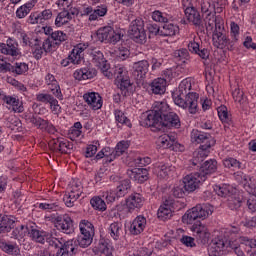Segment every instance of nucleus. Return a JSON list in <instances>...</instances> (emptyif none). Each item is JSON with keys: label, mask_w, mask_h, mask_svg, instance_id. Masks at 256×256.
Masks as SVG:
<instances>
[{"label": "nucleus", "mask_w": 256, "mask_h": 256, "mask_svg": "<svg viewBox=\"0 0 256 256\" xmlns=\"http://www.w3.org/2000/svg\"><path fill=\"white\" fill-rule=\"evenodd\" d=\"M191 87V79L182 80L178 89L172 93V99L175 105L188 111L190 115H195L199 112V93L190 92Z\"/></svg>", "instance_id": "1"}, {"label": "nucleus", "mask_w": 256, "mask_h": 256, "mask_svg": "<svg viewBox=\"0 0 256 256\" xmlns=\"http://www.w3.org/2000/svg\"><path fill=\"white\" fill-rule=\"evenodd\" d=\"M192 143L200 145L198 151L194 152L192 165H200L205 160V157H209L210 149L215 145V138H212L211 134L203 132L197 129H193L190 135Z\"/></svg>", "instance_id": "2"}, {"label": "nucleus", "mask_w": 256, "mask_h": 256, "mask_svg": "<svg viewBox=\"0 0 256 256\" xmlns=\"http://www.w3.org/2000/svg\"><path fill=\"white\" fill-rule=\"evenodd\" d=\"M168 113L169 104L166 101H156L152 110L142 114L139 123L141 127H157Z\"/></svg>", "instance_id": "3"}, {"label": "nucleus", "mask_w": 256, "mask_h": 256, "mask_svg": "<svg viewBox=\"0 0 256 256\" xmlns=\"http://www.w3.org/2000/svg\"><path fill=\"white\" fill-rule=\"evenodd\" d=\"M235 234H231L229 240L223 237L214 238L209 246V253L211 256L223 255V251H233L237 256H245V252L239 248V241L233 237Z\"/></svg>", "instance_id": "4"}, {"label": "nucleus", "mask_w": 256, "mask_h": 256, "mask_svg": "<svg viewBox=\"0 0 256 256\" xmlns=\"http://www.w3.org/2000/svg\"><path fill=\"white\" fill-rule=\"evenodd\" d=\"M115 78V85L123 97H129L133 93V83L129 78V71L123 64H116L112 70V79Z\"/></svg>", "instance_id": "5"}, {"label": "nucleus", "mask_w": 256, "mask_h": 256, "mask_svg": "<svg viewBox=\"0 0 256 256\" xmlns=\"http://www.w3.org/2000/svg\"><path fill=\"white\" fill-rule=\"evenodd\" d=\"M85 51L90 55L92 63L95 67L100 69L104 77H107V79H113V68H111V65L107 62V59H105L103 52H101L99 48H95L89 44Z\"/></svg>", "instance_id": "6"}, {"label": "nucleus", "mask_w": 256, "mask_h": 256, "mask_svg": "<svg viewBox=\"0 0 256 256\" xmlns=\"http://www.w3.org/2000/svg\"><path fill=\"white\" fill-rule=\"evenodd\" d=\"M209 215H213V206L211 204H198L188 210L182 219L187 225H193V222L197 221V219H207Z\"/></svg>", "instance_id": "7"}, {"label": "nucleus", "mask_w": 256, "mask_h": 256, "mask_svg": "<svg viewBox=\"0 0 256 256\" xmlns=\"http://www.w3.org/2000/svg\"><path fill=\"white\" fill-rule=\"evenodd\" d=\"M29 237L35 243H41L42 245L47 243L49 247H59L61 245V241L57 239V234L37 229L35 226H31Z\"/></svg>", "instance_id": "8"}, {"label": "nucleus", "mask_w": 256, "mask_h": 256, "mask_svg": "<svg viewBox=\"0 0 256 256\" xmlns=\"http://www.w3.org/2000/svg\"><path fill=\"white\" fill-rule=\"evenodd\" d=\"M89 47V42L79 43L70 52L68 57L60 61L61 67H69V65H81L85 59V50Z\"/></svg>", "instance_id": "9"}, {"label": "nucleus", "mask_w": 256, "mask_h": 256, "mask_svg": "<svg viewBox=\"0 0 256 256\" xmlns=\"http://www.w3.org/2000/svg\"><path fill=\"white\" fill-rule=\"evenodd\" d=\"M128 33L131 39L135 41V43H140V45L147 43V32L145 31V21H143L142 18L138 17L130 23Z\"/></svg>", "instance_id": "10"}, {"label": "nucleus", "mask_w": 256, "mask_h": 256, "mask_svg": "<svg viewBox=\"0 0 256 256\" xmlns=\"http://www.w3.org/2000/svg\"><path fill=\"white\" fill-rule=\"evenodd\" d=\"M81 195H83V184L79 179L72 180L63 198L66 207H73Z\"/></svg>", "instance_id": "11"}, {"label": "nucleus", "mask_w": 256, "mask_h": 256, "mask_svg": "<svg viewBox=\"0 0 256 256\" xmlns=\"http://www.w3.org/2000/svg\"><path fill=\"white\" fill-rule=\"evenodd\" d=\"M54 49L55 44L51 41V39H46L44 41L35 39L34 45L31 46L32 55L36 61L43 59V55L51 53V51Z\"/></svg>", "instance_id": "12"}, {"label": "nucleus", "mask_w": 256, "mask_h": 256, "mask_svg": "<svg viewBox=\"0 0 256 256\" xmlns=\"http://www.w3.org/2000/svg\"><path fill=\"white\" fill-rule=\"evenodd\" d=\"M158 149H171L172 151H185V146L177 143V135L163 134L157 142Z\"/></svg>", "instance_id": "13"}, {"label": "nucleus", "mask_w": 256, "mask_h": 256, "mask_svg": "<svg viewBox=\"0 0 256 256\" xmlns=\"http://www.w3.org/2000/svg\"><path fill=\"white\" fill-rule=\"evenodd\" d=\"M56 239H59V246H52L53 249H58L55 256H73L77 253V240L71 239L65 241L63 237H59L56 235Z\"/></svg>", "instance_id": "14"}, {"label": "nucleus", "mask_w": 256, "mask_h": 256, "mask_svg": "<svg viewBox=\"0 0 256 256\" xmlns=\"http://www.w3.org/2000/svg\"><path fill=\"white\" fill-rule=\"evenodd\" d=\"M96 37L101 43L106 41V43H112L113 45L121 41V34L116 33L115 29L111 26L99 28L96 32Z\"/></svg>", "instance_id": "15"}, {"label": "nucleus", "mask_w": 256, "mask_h": 256, "mask_svg": "<svg viewBox=\"0 0 256 256\" xmlns=\"http://www.w3.org/2000/svg\"><path fill=\"white\" fill-rule=\"evenodd\" d=\"M214 47L217 49H227L228 51L235 50V41L229 39L223 32L215 31L212 36Z\"/></svg>", "instance_id": "16"}, {"label": "nucleus", "mask_w": 256, "mask_h": 256, "mask_svg": "<svg viewBox=\"0 0 256 256\" xmlns=\"http://www.w3.org/2000/svg\"><path fill=\"white\" fill-rule=\"evenodd\" d=\"M0 53L3 55H8L17 59L21 57V49H19V42L15 38H8L6 43H0Z\"/></svg>", "instance_id": "17"}, {"label": "nucleus", "mask_w": 256, "mask_h": 256, "mask_svg": "<svg viewBox=\"0 0 256 256\" xmlns=\"http://www.w3.org/2000/svg\"><path fill=\"white\" fill-rule=\"evenodd\" d=\"M145 229H147V218L144 215H138L128 223V233L133 237L141 235Z\"/></svg>", "instance_id": "18"}, {"label": "nucleus", "mask_w": 256, "mask_h": 256, "mask_svg": "<svg viewBox=\"0 0 256 256\" xmlns=\"http://www.w3.org/2000/svg\"><path fill=\"white\" fill-rule=\"evenodd\" d=\"M49 147L55 151V153L69 154L73 151V143L67 138H54L50 140Z\"/></svg>", "instance_id": "19"}, {"label": "nucleus", "mask_w": 256, "mask_h": 256, "mask_svg": "<svg viewBox=\"0 0 256 256\" xmlns=\"http://www.w3.org/2000/svg\"><path fill=\"white\" fill-rule=\"evenodd\" d=\"M204 181L205 176H201L200 173H190L183 178L184 191L186 193H193L199 187V183H203Z\"/></svg>", "instance_id": "20"}, {"label": "nucleus", "mask_w": 256, "mask_h": 256, "mask_svg": "<svg viewBox=\"0 0 256 256\" xmlns=\"http://www.w3.org/2000/svg\"><path fill=\"white\" fill-rule=\"evenodd\" d=\"M182 7L189 23H193V25H201V14H199V11L193 7L191 0H182Z\"/></svg>", "instance_id": "21"}, {"label": "nucleus", "mask_w": 256, "mask_h": 256, "mask_svg": "<svg viewBox=\"0 0 256 256\" xmlns=\"http://www.w3.org/2000/svg\"><path fill=\"white\" fill-rule=\"evenodd\" d=\"M83 99L92 111H99L103 107V97L98 92H86L83 94Z\"/></svg>", "instance_id": "22"}, {"label": "nucleus", "mask_w": 256, "mask_h": 256, "mask_svg": "<svg viewBox=\"0 0 256 256\" xmlns=\"http://www.w3.org/2000/svg\"><path fill=\"white\" fill-rule=\"evenodd\" d=\"M55 225L58 231H61V233H65L66 235H71V233L75 231L73 219L68 214L58 216Z\"/></svg>", "instance_id": "23"}, {"label": "nucleus", "mask_w": 256, "mask_h": 256, "mask_svg": "<svg viewBox=\"0 0 256 256\" xmlns=\"http://www.w3.org/2000/svg\"><path fill=\"white\" fill-rule=\"evenodd\" d=\"M145 203V197L140 193H132L125 199V207L128 213H133L136 209H141Z\"/></svg>", "instance_id": "24"}, {"label": "nucleus", "mask_w": 256, "mask_h": 256, "mask_svg": "<svg viewBox=\"0 0 256 256\" xmlns=\"http://www.w3.org/2000/svg\"><path fill=\"white\" fill-rule=\"evenodd\" d=\"M44 81L52 95H54V97L59 101H63V92H61V86L59 85L57 78H55V75L47 73Z\"/></svg>", "instance_id": "25"}, {"label": "nucleus", "mask_w": 256, "mask_h": 256, "mask_svg": "<svg viewBox=\"0 0 256 256\" xmlns=\"http://www.w3.org/2000/svg\"><path fill=\"white\" fill-rule=\"evenodd\" d=\"M30 123H32L33 126L37 127V129H40V131L49 133L50 135H55V133H57V128H55V126L51 124V122L41 117L32 116L30 118Z\"/></svg>", "instance_id": "26"}, {"label": "nucleus", "mask_w": 256, "mask_h": 256, "mask_svg": "<svg viewBox=\"0 0 256 256\" xmlns=\"http://www.w3.org/2000/svg\"><path fill=\"white\" fill-rule=\"evenodd\" d=\"M167 127L168 129H179L181 127V120L179 119V115L175 112H168L164 117H162V121L157 125V127H153L154 129H159V127Z\"/></svg>", "instance_id": "27"}, {"label": "nucleus", "mask_w": 256, "mask_h": 256, "mask_svg": "<svg viewBox=\"0 0 256 256\" xmlns=\"http://www.w3.org/2000/svg\"><path fill=\"white\" fill-rule=\"evenodd\" d=\"M191 231L194 233V235L201 241V243H207L209 241V238L211 237V232H209V228H207V225L196 222L191 226Z\"/></svg>", "instance_id": "28"}, {"label": "nucleus", "mask_w": 256, "mask_h": 256, "mask_svg": "<svg viewBox=\"0 0 256 256\" xmlns=\"http://www.w3.org/2000/svg\"><path fill=\"white\" fill-rule=\"evenodd\" d=\"M97 75V70L91 65L84 66L74 71L73 77L76 81H87L93 79Z\"/></svg>", "instance_id": "29"}, {"label": "nucleus", "mask_w": 256, "mask_h": 256, "mask_svg": "<svg viewBox=\"0 0 256 256\" xmlns=\"http://www.w3.org/2000/svg\"><path fill=\"white\" fill-rule=\"evenodd\" d=\"M107 6L106 5H100L97 6L96 9H93V7L88 6L83 8L82 15H86L89 17V21H97L99 17H105L107 15Z\"/></svg>", "instance_id": "30"}, {"label": "nucleus", "mask_w": 256, "mask_h": 256, "mask_svg": "<svg viewBox=\"0 0 256 256\" xmlns=\"http://www.w3.org/2000/svg\"><path fill=\"white\" fill-rule=\"evenodd\" d=\"M133 69V77L136 81H143L147 73H149V62L147 60L135 62Z\"/></svg>", "instance_id": "31"}, {"label": "nucleus", "mask_w": 256, "mask_h": 256, "mask_svg": "<svg viewBox=\"0 0 256 256\" xmlns=\"http://www.w3.org/2000/svg\"><path fill=\"white\" fill-rule=\"evenodd\" d=\"M2 100L14 113H23V111H25L23 101H21L17 96L3 95Z\"/></svg>", "instance_id": "32"}, {"label": "nucleus", "mask_w": 256, "mask_h": 256, "mask_svg": "<svg viewBox=\"0 0 256 256\" xmlns=\"http://www.w3.org/2000/svg\"><path fill=\"white\" fill-rule=\"evenodd\" d=\"M127 175L136 183H145L149 179V170L147 168H134L128 170Z\"/></svg>", "instance_id": "33"}, {"label": "nucleus", "mask_w": 256, "mask_h": 256, "mask_svg": "<svg viewBox=\"0 0 256 256\" xmlns=\"http://www.w3.org/2000/svg\"><path fill=\"white\" fill-rule=\"evenodd\" d=\"M187 47L190 53L198 55L200 59H204V61H207V59H209V50H207L206 48L201 49L199 41L193 39L188 43Z\"/></svg>", "instance_id": "34"}, {"label": "nucleus", "mask_w": 256, "mask_h": 256, "mask_svg": "<svg viewBox=\"0 0 256 256\" xmlns=\"http://www.w3.org/2000/svg\"><path fill=\"white\" fill-rule=\"evenodd\" d=\"M157 216L161 221L173 217V200H166L158 209Z\"/></svg>", "instance_id": "35"}, {"label": "nucleus", "mask_w": 256, "mask_h": 256, "mask_svg": "<svg viewBox=\"0 0 256 256\" xmlns=\"http://www.w3.org/2000/svg\"><path fill=\"white\" fill-rule=\"evenodd\" d=\"M68 139L70 141H81L85 134H83V124L81 122H75L69 129H68Z\"/></svg>", "instance_id": "36"}, {"label": "nucleus", "mask_w": 256, "mask_h": 256, "mask_svg": "<svg viewBox=\"0 0 256 256\" xmlns=\"http://www.w3.org/2000/svg\"><path fill=\"white\" fill-rule=\"evenodd\" d=\"M215 171H217V160L210 159L201 165L198 173L201 177L204 176L205 181H207L208 175L215 173Z\"/></svg>", "instance_id": "37"}, {"label": "nucleus", "mask_w": 256, "mask_h": 256, "mask_svg": "<svg viewBox=\"0 0 256 256\" xmlns=\"http://www.w3.org/2000/svg\"><path fill=\"white\" fill-rule=\"evenodd\" d=\"M150 91L154 95H163L167 91V80L165 78H156L150 83Z\"/></svg>", "instance_id": "38"}, {"label": "nucleus", "mask_w": 256, "mask_h": 256, "mask_svg": "<svg viewBox=\"0 0 256 256\" xmlns=\"http://www.w3.org/2000/svg\"><path fill=\"white\" fill-rule=\"evenodd\" d=\"M35 5H37V0H29L25 4L19 6L15 12L17 19H25V17L33 11Z\"/></svg>", "instance_id": "39"}, {"label": "nucleus", "mask_w": 256, "mask_h": 256, "mask_svg": "<svg viewBox=\"0 0 256 256\" xmlns=\"http://www.w3.org/2000/svg\"><path fill=\"white\" fill-rule=\"evenodd\" d=\"M179 33V25L171 22H165L161 27L160 37H175Z\"/></svg>", "instance_id": "40"}, {"label": "nucleus", "mask_w": 256, "mask_h": 256, "mask_svg": "<svg viewBox=\"0 0 256 256\" xmlns=\"http://www.w3.org/2000/svg\"><path fill=\"white\" fill-rule=\"evenodd\" d=\"M108 235L114 240L119 241L123 237V224L121 222H113L107 229Z\"/></svg>", "instance_id": "41"}, {"label": "nucleus", "mask_w": 256, "mask_h": 256, "mask_svg": "<svg viewBox=\"0 0 256 256\" xmlns=\"http://www.w3.org/2000/svg\"><path fill=\"white\" fill-rule=\"evenodd\" d=\"M131 144L127 140H122L118 142L115 146V149L112 148V155L110 161H115L117 157H121L124 153H127V149Z\"/></svg>", "instance_id": "42"}, {"label": "nucleus", "mask_w": 256, "mask_h": 256, "mask_svg": "<svg viewBox=\"0 0 256 256\" xmlns=\"http://www.w3.org/2000/svg\"><path fill=\"white\" fill-rule=\"evenodd\" d=\"M71 19H73V13L69 12V10H63L56 16L55 25L56 27H63V25H67Z\"/></svg>", "instance_id": "43"}, {"label": "nucleus", "mask_w": 256, "mask_h": 256, "mask_svg": "<svg viewBox=\"0 0 256 256\" xmlns=\"http://www.w3.org/2000/svg\"><path fill=\"white\" fill-rule=\"evenodd\" d=\"M157 175L160 179H169V177L175 175V166L163 164L158 167Z\"/></svg>", "instance_id": "44"}, {"label": "nucleus", "mask_w": 256, "mask_h": 256, "mask_svg": "<svg viewBox=\"0 0 256 256\" xmlns=\"http://www.w3.org/2000/svg\"><path fill=\"white\" fill-rule=\"evenodd\" d=\"M10 72L13 75H26L29 72V64L25 62H16L13 65L10 64Z\"/></svg>", "instance_id": "45"}, {"label": "nucleus", "mask_w": 256, "mask_h": 256, "mask_svg": "<svg viewBox=\"0 0 256 256\" xmlns=\"http://www.w3.org/2000/svg\"><path fill=\"white\" fill-rule=\"evenodd\" d=\"M214 191L218 197H229L235 190L229 184H216L214 185Z\"/></svg>", "instance_id": "46"}, {"label": "nucleus", "mask_w": 256, "mask_h": 256, "mask_svg": "<svg viewBox=\"0 0 256 256\" xmlns=\"http://www.w3.org/2000/svg\"><path fill=\"white\" fill-rule=\"evenodd\" d=\"M129 189H131V181L129 179H125L120 182L114 191L118 199H121V197H124L129 193Z\"/></svg>", "instance_id": "47"}, {"label": "nucleus", "mask_w": 256, "mask_h": 256, "mask_svg": "<svg viewBox=\"0 0 256 256\" xmlns=\"http://www.w3.org/2000/svg\"><path fill=\"white\" fill-rule=\"evenodd\" d=\"M50 41L54 44V49L57 48V45H61L63 41H67V34L61 30H56L52 33V37H49Z\"/></svg>", "instance_id": "48"}, {"label": "nucleus", "mask_w": 256, "mask_h": 256, "mask_svg": "<svg viewBox=\"0 0 256 256\" xmlns=\"http://www.w3.org/2000/svg\"><path fill=\"white\" fill-rule=\"evenodd\" d=\"M80 233L95 236V226L88 220H82L79 224Z\"/></svg>", "instance_id": "49"}, {"label": "nucleus", "mask_w": 256, "mask_h": 256, "mask_svg": "<svg viewBox=\"0 0 256 256\" xmlns=\"http://www.w3.org/2000/svg\"><path fill=\"white\" fill-rule=\"evenodd\" d=\"M234 241L239 242V249H241V245H245V247H248L251 249H256V239L255 238H249L248 236H241L234 238Z\"/></svg>", "instance_id": "50"}, {"label": "nucleus", "mask_w": 256, "mask_h": 256, "mask_svg": "<svg viewBox=\"0 0 256 256\" xmlns=\"http://www.w3.org/2000/svg\"><path fill=\"white\" fill-rule=\"evenodd\" d=\"M90 205L95 209L96 211H106L107 210V204L105 203V198H101V196H94L90 200Z\"/></svg>", "instance_id": "51"}, {"label": "nucleus", "mask_w": 256, "mask_h": 256, "mask_svg": "<svg viewBox=\"0 0 256 256\" xmlns=\"http://www.w3.org/2000/svg\"><path fill=\"white\" fill-rule=\"evenodd\" d=\"M217 112L221 123H223L224 125H231V117H229V111L227 110V106H219Z\"/></svg>", "instance_id": "52"}, {"label": "nucleus", "mask_w": 256, "mask_h": 256, "mask_svg": "<svg viewBox=\"0 0 256 256\" xmlns=\"http://www.w3.org/2000/svg\"><path fill=\"white\" fill-rule=\"evenodd\" d=\"M152 21H155V23H167L170 19L169 14L167 12H162L160 10H155L151 14Z\"/></svg>", "instance_id": "53"}, {"label": "nucleus", "mask_w": 256, "mask_h": 256, "mask_svg": "<svg viewBox=\"0 0 256 256\" xmlns=\"http://www.w3.org/2000/svg\"><path fill=\"white\" fill-rule=\"evenodd\" d=\"M93 237L92 235L89 234H83L81 233L78 236V239L76 240V245L79 247H82L83 249H86V247H89L91 243H93Z\"/></svg>", "instance_id": "54"}, {"label": "nucleus", "mask_w": 256, "mask_h": 256, "mask_svg": "<svg viewBox=\"0 0 256 256\" xmlns=\"http://www.w3.org/2000/svg\"><path fill=\"white\" fill-rule=\"evenodd\" d=\"M241 203H242V198L239 197V195L232 192L228 196V207L232 211L235 210V209H239V207H241Z\"/></svg>", "instance_id": "55"}, {"label": "nucleus", "mask_w": 256, "mask_h": 256, "mask_svg": "<svg viewBox=\"0 0 256 256\" xmlns=\"http://www.w3.org/2000/svg\"><path fill=\"white\" fill-rule=\"evenodd\" d=\"M111 155L112 154V148L111 147H105L102 148L95 156V159L97 161L103 159V157L105 158L106 163H112L113 160H111Z\"/></svg>", "instance_id": "56"}, {"label": "nucleus", "mask_w": 256, "mask_h": 256, "mask_svg": "<svg viewBox=\"0 0 256 256\" xmlns=\"http://www.w3.org/2000/svg\"><path fill=\"white\" fill-rule=\"evenodd\" d=\"M114 117L116 123H120V125H126V127H131V120L125 116V113L123 111L117 109L114 111Z\"/></svg>", "instance_id": "57"}, {"label": "nucleus", "mask_w": 256, "mask_h": 256, "mask_svg": "<svg viewBox=\"0 0 256 256\" xmlns=\"http://www.w3.org/2000/svg\"><path fill=\"white\" fill-rule=\"evenodd\" d=\"M223 165L226 169H230L231 171H237V169H241V162L235 158H226L223 161Z\"/></svg>", "instance_id": "58"}, {"label": "nucleus", "mask_w": 256, "mask_h": 256, "mask_svg": "<svg viewBox=\"0 0 256 256\" xmlns=\"http://www.w3.org/2000/svg\"><path fill=\"white\" fill-rule=\"evenodd\" d=\"M99 147H101L99 141H93L91 144H88L85 151V157H95V155H97Z\"/></svg>", "instance_id": "59"}, {"label": "nucleus", "mask_w": 256, "mask_h": 256, "mask_svg": "<svg viewBox=\"0 0 256 256\" xmlns=\"http://www.w3.org/2000/svg\"><path fill=\"white\" fill-rule=\"evenodd\" d=\"M116 57L118 59H121V61H125V59H128L129 56L131 55V51L129 50V47L127 45H121L119 46L116 50Z\"/></svg>", "instance_id": "60"}, {"label": "nucleus", "mask_w": 256, "mask_h": 256, "mask_svg": "<svg viewBox=\"0 0 256 256\" xmlns=\"http://www.w3.org/2000/svg\"><path fill=\"white\" fill-rule=\"evenodd\" d=\"M38 208L42 209V211H47L48 213H51V211H59V203L42 202L38 204Z\"/></svg>", "instance_id": "61"}, {"label": "nucleus", "mask_w": 256, "mask_h": 256, "mask_svg": "<svg viewBox=\"0 0 256 256\" xmlns=\"http://www.w3.org/2000/svg\"><path fill=\"white\" fill-rule=\"evenodd\" d=\"M55 99V95L49 93H39L36 95V101L45 103V105H50Z\"/></svg>", "instance_id": "62"}, {"label": "nucleus", "mask_w": 256, "mask_h": 256, "mask_svg": "<svg viewBox=\"0 0 256 256\" xmlns=\"http://www.w3.org/2000/svg\"><path fill=\"white\" fill-rule=\"evenodd\" d=\"M174 57L177 61H181V63H186L189 61V50L182 48L180 50H176L174 52Z\"/></svg>", "instance_id": "63"}, {"label": "nucleus", "mask_w": 256, "mask_h": 256, "mask_svg": "<svg viewBox=\"0 0 256 256\" xmlns=\"http://www.w3.org/2000/svg\"><path fill=\"white\" fill-rule=\"evenodd\" d=\"M30 25H43V20L39 11L32 12L27 20Z\"/></svg>", "instance_id": "64"}]
</instances>
